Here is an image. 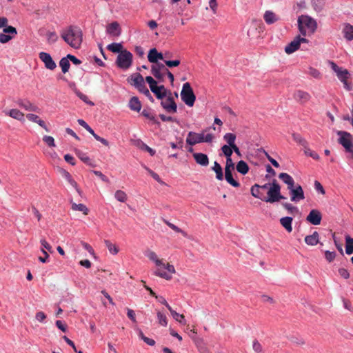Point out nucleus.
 I'll return each instance as SVG.
<instances>
[{
  "mask_svg": "<svg viewBox=\"0 0 353 353\" xmlns=\"http://www.w3.org/2000/svg\"><path fill=\"white\" fill-rule=\"evenodd\" d=\"M251 194L266 203H275L285 197L281 194V186L276 179L264 185L254 184L252 186Z\"/></svg>",
  "mask_w": 353,
  "mask_h": 353,
  "instance_id": "nucleus-1",
  "label": "nucleus"
},
{
  "mask_svg": "<svg viewBox=\"0 0 353 353\" xmlns=\"http://www.w3.org/2000/svg\"><path fill=\"white\" fill-rule=\"evenodd\" d=\"M145 256L150 261H152L157 267V269L154 272V274L156 276L168 281L172 279V274L176 273L174 265L170 264L169 263H165L163 259H159L157 254L154 251H147L145 252Z\"/></svg>",
  "mask_w": 353,
  "mask_h": 353,
  "instance_id": "nucleus-2",
  "label": "nucleus"
},
{
  "mask_svg": "<svg viewBox=\"0 0 353 353\" xmlns=\"http://www.w3.org/2000/svg\"><path fill=\"white\" fill-rule=\"evenodd\" d=\"M61 37L74 49H79L83 41V32L77 26H70L61 31Z\"/></svg>",
  "mask_w": 353,
  "mask_h": 353,
  "instance_id": "nucleus-3",
  "label": "nucleus"
},
{
  "mask_svg": "<svg viewBox=\"0 0 353 353\" xmlns=\"http://www.w3.org/2000/svg\"><path fill=\"white\" fill-rule=\"evenodd\" d=\"M298 26L303 36L313 34L317 28L316 21L309 16L301 15L298 19Z\"/></svg>",
  "mask_w": 353,
  "mask_h": 353,
  "instance_id": "nucleus-4",
  "label": "nucleus"
},
{
  "mask_svg": "<svg viewBox=\"0 0 353 353\" xmlns=\"http://www.w3.org/2000/svg\"><path fill=\"white\" fill-rule=\"evenodd\" d=\"M131 84L134 85L141 93H143L151 101H154L149 90L147 88L143 76L139 73H136L131 76Z\"/></svg>",
  "mask_w": 353,
  "mask_h": 353,
  "instance_id": "nucleus-5",
  "label": "nucleus"
},
{
  "mask_svg": "<svg viewBox=\"0 0 353 353\" xmlns=\"http://www.w3.org/2000/svg\"><path fill=\"white\" fill-rule=\"evenodd\" d=\"M145 81L149 84L150 90L157 99H163L167 96V90L163 85H158L157 81L150 76L146 77Z\"/></svg>",
  "mask_w": 353,
  "mask_h": 353,
  "instance_id": "nucleus-6",
  "label": "nucleus"
},
{
  "mask_svg": "<svg viewBox=\"0 0 353 353\" xmlns=\"http://www.w3.org/2000/svg\"><path fill=\"white\" fill-rule=\"evenodd\" d=\"M181 97L182 101L189 107H192L194 105L196 97L189 83L183 84L181 92Z\"/></svg>",
  "mask_w": 353,
  "mask_h": 353,
  "instance_id": "nucleus-7",
  "label": "nucleus"
},
{
  "mask_svg": "<svg viewBox=\"0 0 353 353\" xmlns=\"http://www.w3.org/2000/svg\"><path fill=\"white\" fill-rule=\"evenodd\" d=\"M132 54L130 52L124 50L118 55L116 61L117 65L121 69H128L132 65Z\"/></svg>",
  "mask_w": 353,
  "mask_h": 353,
  "instance_id": "nucleus-8",
  "label": "nucleus"
},
{
  "mask_svg": "<svg viewBox=\"0 0 353 353\" xmlns=\"http://www.w3.org/2000/svg\"><path fill=\"white\" fill-rule=\"evenodd\" d=\"M338 135L340 136L339 142L341 144L348 152H353V145L352 143V135L345 131H339Z\"/></svg>",
  "mask_w": 353,
  "mask_h": 353,
  "instance_id": "nucleus-9",
  "label": "nucleus"
},
{
  "mask_svg": "<svg viewBox=\"0 0 353 353\" xmlns=\"http://www.w3.org/2000/svg\"><path fill=\"white\" fill-rule=\"evenodd\" d=\"M307 42L308 40L307 39L297 36L293 41H292L285 47V52L288 54H290L296 51L300 48L301 43Z\"/></svg>",
  "mask_w": 353,
  "mask_h": 353,
  "instance_id": "nucleus-10",
  "label": "nucleus"
},
{
  "mask_svg": "<svg viewBox=\"0 0 353 353\" xmlns=\"http://www.w3.org/2000/svg\"><path fill=\"white\" fill-rule=\"evenodd\" d=\"M288 190L292 201L297 203L305 199L303 190L300 185H297L296 187L292 186Z\"/></svg>",
  "mask_w": 353,
  "mask_h": 353,
  "instance_id": "nucleus-11",
  "label": "nucleus"
},
{
  "mask_svg": "<svg viewBox=\"0 0 353 353\" xmlns=\"http://www.w3.org/2000/svg\"><path fill=\"white\" fill-rule=\"evenodd\" d=\"M161 105L163 108L168 113H175L177 110L176 103L174 101V98L170 93L169 96L165 99L162 100Z\"/></svg>",
  "mask_w": 353,
  "mask_h": 353,
  "instance_id": "nucleus-12",
  "label": "nucleus"
},
{
  "mask_svg": "<svg viewBox=\"0 0 353 353\" xmlns=\"http://www.w3.org/2000/svg\"><path fill=\"white\" fill-rule=\"evenodd\" d=\"M39 57L41 59V61L43 62L45 67L47 69L53 70L56 68L57 65L49 53L41 52L39 54Z\"/></svg>",
  "mask_w": 353,
  "mask_h": 353,
  "instance_id": "nucleus-13",
  "label": "nucleus"
},
{
  "mask_svg": "<svg viewBox=\"0 0 353 353\" xmlns=\"http://www.w3.org/2000/svg\"><path fill=\"white\" fill-rule=\"evenodd\" d=\"M17 105L26 111L40 112V108L28 99H19L17 101Z\"/></svg>",
  "mask_w": 353,
  "mask_h": 353,
  "instance_id": "nucleus-14",
  "label": "nucleus"
},
{
  "mask_svg": "<svg viewBox=\"0 0 353 353\" xmlns=\"http://www.w3.org/2000/svg\"><path fill=\"white\" fill-rule=\"evenodd\" d=\"M321 219V214L318 210H312L306 218L307 221L315 225H319Z\"/></svg>",
  "mask_w": 353,
  "mask_h": 353,
  "instance_id": "nucleus-15",
  "label": "nucleus"
},
{
  "mask_svg": "<svg viewBox=\"0 0 353 353\" xmlns=\"http://www.w3.org/2000/svg\"><path fill=\"white\" fill-rule=\"evenodd\" d=\"M186 143L190 145L203 143V132L196 133L194 132H190L186 139Z\"/></svg>",
  "mask_w": 353,
  "mask_h": 353,
  "instance_id": "nucleus-16",
  "label": "nucleus"
},
{
  "mask_svg": "<svg viewBox=\"0 0 353 353\" xmlns=\"http://www.w3.org/2000/svg\"><path fill=\"white\" fill-rule=\"evenodd\" d=\"M3 112L6 115H8L9 117H10L16 120H18L21 122L25 121L24 114L18 109L14 108V109H11L9 110H5Z\"/></svg>",
  "mask_w": 353,
  "mask_h": 353,
  "instance_id": "nucleus-17",
  "label": "nucleus"
},
{
  "mask_svg": "<svg viewBox=\"0 0 353 353\" xmlns=\"http://www.w3.org/2000/svg\"><path fill=\"white\" fill-rule=\"evenodd\" d=\"M148 61L154 64L159 63L158 59L163 60V55L161 52H158L156 48H152L149 51L148 55Z\"/></svg>",
  "mask_w": 353,
  "mask_h": 353,
  "instance_id": "nucleus-18",
  "label": "nucleus"
},
{
  "mask_svg": "<svg viewBox=\"0 0 353 353\" xmlns=\"http://www.w3.org/2000/svg\"><path fill=\"white\" fill-rule=\"evenodd\" d=\"M26 118L32 122L37 123L39 126L43 128L46 132H49V129L47 127L45 121L42 120L38 115L28 113L26 114Z\"/></svg>",
  "mask_w": 353,
  "mask_h": 353,
  "instance_id": "nucleus-19",
  "label": "nucleus"
},
{
  "mask_svg": "<svg viewBox=\"0 0 353 353\" xmlns=\"http://www.w3.org/2000/svg\"><path fill=\"white\" fill-rule=\"evenodd\" d=\"M59 174L65 179L68 181V182L74 187L76 190L80 194V190L78 188V185L77 182L72 179L71 174L65 170L63 168H59Z\"/></svg>",
  "mask_w": 353,
  "mask_h": 353,
  "instance_id": "nucleus-20",
  "label": "nucleus"
},
{
  "mask_svg": "<svg viewBox=\"0 0 353 353\" xmlns=\"http://www.w3.org/2000/svg\"><path fill=\"white\" fill-rule=\"evenodd\" d=\"M121 28L119 24L117 21L112 22L110 23L106 28V32L108 34L114 36L118 37L121 34Z\"/></svg>",
  "mask_w": 353,
  "mask_h": 353,
  "instance_id": "nucleus-21",
  "label": "nucleus"
},
{
  "mask_svg": "<svg viewBox=\"0 0 353 353\" xmlns=\"http://www.w3.org/2000/svg\"><path fill=\"white\" fill-rule=\"evenodd\" d=\"M162 63L153 64L151 67L152 74L159 81L163 82L161 67Z\"/></svg>",
  "mask_w": 353,
  "mask_h": 353,
  "instance_id": "nucleus-22",
  "label": "nucleus"
},
{
  "mask_svg": "<svg viewBox=\"0 0 353 353\" xmlns=\"http://www.w3.org/2000/svg\"><path fill=\"white\" fill-rule=\"evenodd\" d=\"M193 157L196 163L202 166H207L209 164V159L205 154L196 152L193 154Z\"/></svg>",
  "mask_w": 353,
  "mask_h": 353,
  "instance_id": "nucleus-23",
  "label": "nucleus"
},
{
  "mask_svg": "<svg viewBox=\"0 0 353 353\" xmlns=\"http://www.w3.org/2000/svg\"><path fill=\"white\" fill-rule=\"evenodd\" d=\"M294 97L295 100L300 103H305L308 101L311 98L309 93L303 90H297L294 94Z\"/></svg>",
  "mask_w": 353,
  "mask_h": 353,
  "instance_id": "nucleus-24",
  "label": "nucleus"
},
{
  "mask_svg": "<svg viewBox=\"0 0 353 353\" xmlns=\"http://www.w3.org/2000/svg\"><path fill=\"white\" fill-rule=\"evenodd\" d=\"M319 234L316 231H314L312 234L307 235L305 237V242L309 245H316L319 243Z\"/></svg>",
  "mask_w": 353,
  "mask_h": 353,
  "instance_id": "nucleus-25",
  "label": "nucleus"
},
{
  "mask_svg": "<svg viewBox=\"0 0 353 353\" xmlns=\"http://www.w3.org/2000/svg\"><path fill=\"white\" fill-rule=\"evenodd\" d=\"M292 217L285 216L280 219L279 221L281 225L286 230L287 232H291L292 231Z\"/></svg>",
  "mask_w": 353,
  "mask_h": 353,
  "instance_id": "nucleus-26",
  "label": "nucleus"
},
{
  "mask_svg": "<svg viewBox=\"0 0 353 353\" xmlns=\"http://www.w3.org/2000/svg\"><path fill=\"white\" fill-rule=\"evenodd\" d=\"M279 178L288 185V189L291 188L294 185L293 178L287 173L283 172L279 174Z\"/></svg>",
  "mask_w": 353,
  "mask_h": 353,
  "instance_id": "nucleus-27",
  "label": "nucleus"
},
{
  "mask_svg": "<svg viewBox=\"0 0 353 353\" xmlns=\"http://www.w3.org/2000/svg\"><path fill=\"white\" fill-rule=\"evenodd\" d=\"M129 107L132 110L139 112L141 108V104L137 97H133L129 101Z\"/></svg>",
  "mask_w": 353,
  "mask_h": 353,
  "instance_id": "nucleus-28",
  "label": "nucleus"
},
{
  "mask_svg": "<svg viewBox=\"0 0 353 353\" xmlns=\"http://www.w3.org/2000/svg\"><path fill=\"white\" fill-rule=\"evenodd\" d=\"M212 169L216 173V178L218 180L221 181L223 179V174L222 167L218 162L214 161V165L212 168Z\"/></svg>",
  "mask_w": 353,
  "mask_h": 353,
  "instance_id": "nucleus-29",
  "label": "nucleus"
},
{
  "mask_svg": "<svg viewBox=\"0 0 353 353\" xmlns=\"http://www.w3.org/2000/svg\"><path fill=\"white\" fill-rule=\"evenodd\" d=\"M225 178L227 182L230 184L232 186L238 188L240 186V183L234 179L232 171L228 170L225 171Z\"/></svg>",
  "mask_w": 353,
  "mask_h": 353,
  "instance_id": "nucleus-30",
  "label": "nucleus"
},
{
  "mask_svg": "<svg viewBox=\"0 0 353 353\" xmlns=\"http://www.w3.org/2000/svg\"><path fill=\"white\" fill-rule=\"evenodd\" d=\"M264 20L268 24H272L278 20V17L272 11H266L264 14Z\"/></svg>",
  "mask_w": 353,
  "mask_h": 353,
  "instance_id": "nucleus-31",
  "label": "nucleus"
},
{
  "mask_svg": "<svg viewBox=\"0 0 353 353\" xmlns=\"http://www.w3.org/2000/svg\"><path fill=\"white\" fill-rule=\"evenodd\" d=\"M345 252L350 255L353 253V238L349 235L345 236Z\"/></svg>",
  "mask_w": 353,
  "mask_h": 353,
  "instance_id": "nucleus-32",
  "label": "nucleus"
},
{
  "mask_svg": "<svg viewBox=\"0 0 353 353\" xmlns=\"http://www.w3.org/2000/svg\"><path fill=\"white\" fill-rule=\"evenodd\" d=\"M236 170L242 174H245L249 171V166L246 162L241 160L236 165Z\"/></svg>",
  "mask_w": 353,
  "mask_h": 353,
  "instance_id": "nucleus-33",
  "label": "nucleus"
},
{
  "mask_svg": "<svg viewBox=\"0 0 353 353\" xmlns=\"http://www.w3.org/2000/svg\"><path fill=\"white\" fill-rule=\"evenodd\" d=\"M223 139L225 141L227 142L228 145H230L231 148L236 145L235 144V140H236V135L233 133H226L223 136Z\"/></svg>",
  "mask_w": 353,
  "mask_h": 353,
  "instance_id": "nucleus-34",
  "label": "nucleus"
},
{
  "mask_svg": "<svg viewBox=\"0 0 353 353\" xmlns=\"http://www.w3.org/2000/svg\"><path fill=\"white\" fill-rule=\"evenodd\" d=\"M71 203H72V209L73 210L81 211L85 215H87L88 214L89 210L84 204H82V203L77 204L73 202H71Z\"/></svg>",
  "mask_w": 353,
  "mask_h": 353,
  "instance_id": "nucleus-35",
  "label": "nucleus"
},
{
  "mask_svg": "<svg viewBox=\"0 0 353 353\" xmlns=\"http://www.w3.org/2000/svg\"><path fill=\"white\" fill-rule=\"evenodd\" d=\"M344 37L346 39L351 41L353 40V26L350 24H347L343 30Z\"/></svg>",
  "mask_w": 353,
  "mask_h": 353,
  "instance_id": "nucleus-36",
  "label": "nucleus"
},
{
  "mask_svg": "<svg viewBox=\"0 0 353 353\" xmlns=\"http://www.w3.org/2000/svg\"><path fill=\"white\" fill-rule=\"evenodd\" d=\"M108 50L114 53H121L123 50V46L119 43H112L107 47Z\"/></svg>",
  "mask_w": 353,
  "mask_h": 353,
  "instance_id": "nucleus-37",
  "label": "nucleus"
},
{
  "mask_svg": "<svg viewBox=\"0 0 353 353\" xmlns=\"http://www.w3.org/2000/svg\"><path fill=\"white\" fill-rule=\"evenodd\" d=\"M141 114L145 117L146 119L152 121L154 123L159 124V121L156 119L154 114L152 112L151 110L150 109H144Z\"/></svg>",
  "mask_w": 353,
  "mask_h": 353,
  "instance_id": "nucleus-38",
  "label": "nucleus"
},
{
  "mask_svg": "<svg viewBox=\"0 0 353 353\" xmlns=\"http://www.w3.org/2000/svg\"><path fill=\"white\" fill-rule=\"evenodd\" d=\"M75 153L83 163L92 166L90 159L85 153L79 150H76Z\"/></svg>",
  "mask_w": 353,
  "mask_h": 353,
  "instance_id": "nucleus-39",
  "label": "nucleus"
},
{
  "mask_svg": "<svg viewBox=\"0 0 353 353\" xmlns=\"http://www.w3.org/2000/svg\"><path fill=\"white\" fill-rule=\"evenodd\" d=\"M169 311L170 312L172 317L177 321H179L180 323L183 324V325H185L186 324V321L185 320V316L183 314H179V313H177L175 310H172V308H171L170 310H169Z\"/></svg>",
  "mask_w": 353,
  "mask_h": 353,
  "instance_id": "nucleus-40",
  "label": "nucleus"
},
{
  "mask_svg": "<svg viewBox=\"0 0 353 353\" xmlns=\"http://www.w3.org/2000/svg\"><path fill=\"white\" fill-rule=\"evenodd\" d=\"M59 65L61 68V70L63 73H66L69 70L70 63L67 57H63L60 60Z\"/></svg>",
  "mask_w": 353,
  "mask_h": 353,
  "instance_id": "nucleus-41",
  "label": "nucleus"
},
{
  "mask_svg": "<svg viewBox=\"0 0 353 353\" xmlns=\"http://www.w3.org/2000/svg\"><path fill=\"white\" fill-rule=\"evenodd\" d=\"M292 137H293L294 141H295L296 143H298L300 145H301L302 146H303L305 148H307V147L308 145V143L300 134H293Z\"/></svg>",
  "mask_w": 353,
  "mask_h": 353,
  "instance_id": "nucleus-42",
  "label": "nucleus"
},
{
  "mask_svg": "<svg viewBox=\"0 0 353 353\" xmlns=\"http://www.w3.org/2000/svg\"><path fill=\"white\" fill-rule=\"evenodd\" d=\"M104 243L110 253L112 254L118 253L119 249L114 244L112 243L109 240H105Z\"/></svg>",
  "mask_w": 353,
  "mask_h": 353,
  "instance_id": "nucleus-43",
  "label": "nucleus"
},
{
  "mask_svg": "<svg viewBox=\"0 0 353 353\" xmlns=\"http://www.w3.org/2000/svg\"><path fill=\"white\" fill-rule=\"evenodd\" d=\"M164 222L172 230H173L174 231H175L177 233H181L183 234V236H187V233L185 232H184L183 230H182L181 229H180L179 227H177L176 225H175L174 224L170 223V221H166V220H164Z\"/></svg>",
  "mask_w": 353,
  "mask_h": 353,
  "instance_id": "nucleus-44",
  "label": "nucleus"
},
{
  "mask_svg": "<svg viewBox=\"0 0 353 353\" xmlns=\"http://www.w3.org/2000/svg\"><path fill=\"white\" fill-rule=\"evenodd\" d=\"M115 199L120 202H125L127 199V194L122 190H117L114 194Z\"/></svg>",
  "mask_w": 353,
  "mask_h": 353,
  "instance_id": "nucleus-45",
  "label": "nucleus"
},
{
  "mask_svg": "<svg viewBox=\"0 0 353 353\" xmlns=\"http://www.w3.org/2000/svg\"><path fill=\"white\" fill-rule=\"evenodd\" d=\"M46 37L48 43L50 44L57 42L59 38L55 32H48L46 34Z\"/></svg>",
  "mask_w": 353,
  "mask_h": 353,
  "instance_id": "nucleus-46",
  "label": "nucleus"
},
{
  "mask_svg": "<svg viewBox=\"0 0 353 353\" xmlns=\"http://www.w3.org/2000/svg\"><path fill=\"white\" fill-rule=\"evenodd\" d=\"M157 319H158V321H159V323L162 325V326H167L168 325V319H167V317L166 316L163 314L162 312H157Z\"/></svg>",
  "mask_w": 353,
  "mask_h": 353,
  "instance_id": "nucleus-47",
  "label": "nucleus"
},
{
  "mask_svg": "<svg viewBox=\"0 0 353 353\" xmlns=\"http://www.w3.org/2000/svg\"><path fill=\"white\" fill-rule=\"evenodd\" d=\"M43 141L50 148H54L56 146L54 139L51 136H44L43 137Z\"/></svg>",
  "mask_w": 353,
  "mask_h": 353,
  "instance_id": "nucleus-48",
  "label": "nucleus"
},
{
  "mask_svg": "<svg viewBox=\"0 0 353 353\" xmlns=\"http://www.w3.org/2000/svg\"><path fill=\"white\" fill-rule=\"evenodd\" d=\"M337 77L341 81H345L348 79L349 72L346 69H341L338 73H336Z\"/></svg>",
  "mask_w": 353,
  "mask_h": 353,
  "instance_id": "nucleus-49",
  "label": "nucleus"
},
{
  "mask_svg": "<svg viewBox=\"0 0 353 353\" xmlns=\"http://www.w3.org/2000/svg\"><path fill=\"white\" fill-rule=\"evenodd\" d=\"M221 151L226 157V158H231L232 154V148L228 145H224L221 147Z\"/></svg>",
  "mask_w": 353,
  "mask_h": 353,
  "instance_id": "nucleus-50",
  "label": "nucleus"
},
{
  "mask_svg": "<svg viewBox=\"0 0 353 353\" xmlns=\"http://www.w3.org/2000/svg\"><path fill=\"white\" fill-rule=\"evenodd\" d=\"M282 205L285 210H287L291 214L298 212V208L295 206H293L291 203H283Z\"/></svg>",
  "mask_w": 353,
  "mask_h": 353,
  "instance_id": "nucleus-51",
  "label": "nucleus"
},
{
  "mask_svg": "<svg viewBox=\"0 0 353 353\" xmlns=\"http://www.w3.org/2000/svg\"><path fill=\"white\" fill-rule=\"evenodd\" d=\"M76 94L83 101H84L87 104H89L90 105H94V103L92 101H91L88 99V96H86L83 93L81 92L80 91H76Z\"/></svg>",
  "mask_w": 353,
  "mask_h": 353,
  "instance_id": "nucleus-52",
  "label": "nucleus"
},
{
  "mask_svg": "<svg viewBox=\"0 0 353 353\" xmlns=\"http://www.w3.org/2000/svg\"><path fill=\"white\" fill-rule=\"evenodd\" d=\"M336 255V254L335 252H330L328 250L325 252V258L329 263L334 260Z\"/></svg>",
  "mask_w": 353,
  "mask_h": 353,
  "instance_id": "nucleus-53",
  "label": "nucleus"
},
{
  "mask_svg": "<svg viewBox=\"0 0 353 353\" xmlns=\"http://www.w3.org/2000/svg\"><path fill=\"white\" fill-rule=\"evenodd\" d=\"M307 73L316 79H319L321 77V74L319 71L312 67H310L308 69Z\"/></svg>",
  "mask_w": 353,
  "mask_h": 353,
  "instance_id": "nucleus-54",
  "label": "nucleus"
},
{
  "mask_svg": "<svg viewBox=\"0 0 353 353\" xmlns=\"http://www.w3.org/2000/svg\"><path fill=\"white\" fill-rule=\"evenodd\" d=\"M234 169V163L232 161V158H226V164L225 167V171H232Z\"/></svg>",
  "mask_w": 353,
  "mask_h": 353,
  "instance_id": "nucleus-55",
  "label": "nucleus"
},
{
  "mask_svg": "<svg viewBox=\"0 0 353 353\" xmlns=\"http://www.w3.org/2000/svg\"><path fill=\"white\" fill-rule=\"evenodd\" d=\"M12 39V37L10 34H6L3 32L0 33V42L1 43H6L10 41Z\"/></svg>",
  "mask_w": 353,
  "mask_h": 353,
  "instance_id": "nucleus-56",
  "label": "nucleus"
},
{
  "mask_svg": "<svg viewBox=\"0 0 353 353\" xmlns=\"http://www.w3.org/2000/svg\"><path fill=\"white\" fill-rule=\"evenodd\" d=\"M3 32L8 34H12L16 35L17 34V29L14 27L10 26H8V25L6 27H4Z\"/></svg>",
  "mask_w": 353,
  "mask_h": 353,
  "instance_id": "nucleus-57",
  "label": "nucleus"
},
{
  "mask_svg": "<svg viewBox=\"0 0 353 353\" xmlns=\"http://www.w3.org/2000/svg\"><path fill=\"white\" fill-rule=\"evenodd\" d=\"M252 348L253 350H254V352H257V353H260L262 352L263 350V348H262V345H261V343L256 341V340H254L253 341V344H252Z\"/></svg>",
  "mask_w": 353,
  "mask_h": 353,
  "instance_id": "nucleus-58",
  "label": "nucleus"
},
{
  "mask_svg": "<svg viewBox=\"0 0 353 353\" xmlns=\"http://www.w3.org/2000/svg\"><path fill=\"white\" fill-rule=\"evenodd\" d=\"M339 274L341 277H343L345 279H347L350 277L349 272L347 271V270H346L345 268L339 269Z\"/></svg>",
  "mask_w": 353,
  "mask_h": 353,
  "instance_id": "nucleus-59",
  "label": "nucleus"
},
{
  "mask_svg": "<svg viewBox=\"0 0 353 353\" xmlns=\"http://www.w3.org/2000/svg\"><path fill=\"white\" fill-rule=\"evenodd\" d=\"M165 65L168 67L172 68V67H176L180 64V61L173 60V61H165Z\"/></svg>",
  "mask_w": 353,
  "mask_h": 353,
  "instance_id": "nucleus-60",
  "label": "nucleus"
},
{
  "mask_svg": "<svg viewBox=\"0 0 353 353\" xmlns=\"http://www.w3.org/2000/svg\"><path fill=\"white\" fill-rule=\"evenodd\" d=\"M41 244L43 246V250L46 249L50 252H52V248L51 245L45 240V239H41Z\"/></svg>",
  "mask_w": 353,
  "mask_h": 353,
  "instance_id": "nucleus-61",
  "label": "nucleus"
},
{
  "mask_svg": "<svg viewBox=\"0 0 353 353\" xmlns=\"http://www.w3.org/2000/svg\"><path fill=\"white\" fill-rule=\"evenodd\" d=\"M68 59L69 61H71L75 65H79L81 63V61L77 59L75 56L72 54H68L67 55Z\"/></svg>",
  "mask_w": 353,
  "mask_h": 353,
  "instance_id": "nucleus-62",
  "label": "nucleus"
},
{
  "mask_svg": "<svg viewBox=\"0 0 353 353\" xmlns=\"http://www.w3.org/2000/svg\"><path fill=\"white\" fill-rule=\"evenodd\" d=\"M214 139V136L212 134H204L203 132V142L211 143Z\"/></svg>",
  "mask_w": 353,
  "mask_h": 353,
  "instance_id": "nucleus-63",
  "label": "nucleus"
},
{
  "mask_svg": "<svg viewBox=\"0 0 353 353\" xmlns=\"http://www.w3.org/2000/svg\"><path fill=\"white\" fill-rule=\"evenodd\" d=\"M64 159L66 162L71 164L72 165H74L76 163L74 157L72 156H71L70 154H65Z\"/></svg>",
  "mask_w": 353,
  "mask_h": 353,
  "instance_id": "nucleus-64",
  "label": "nucleus"
}]
</instances>
